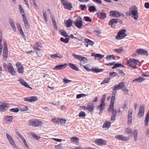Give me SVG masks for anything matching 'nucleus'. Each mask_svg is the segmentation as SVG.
<instances>
[{
  "label": "nucleus",
  "instance_id": "1",
  "mask_svg": "<svg viewBox=\"0 0 149 149\" xmlns=\"http://www.w3.org/2000/svg\"><path fill=\"white\" fill-rule=\"evenodd\" d=\"M126 14L127 16L132 15V17L134 20H137L139 16L137 7L135 6L130 7L129 11L126 13Z\"/></svg>",
  "mask_w": 149,
  "mask_h": 149
},
{
  "label": "nucleus",
  "instance_id": "2",
  "mask_svg": "<svg viewBox=\"0 0 149 149\" xmlns=\"http://www.w3.org/2000/svg\"><path fill=\"white\" fill-rule=\"evenodd\" d=\"M139 63V61L138 59L130 58V60L127 61V64L130 67L132 68L133 69H136L138 68V67L136 66L134 64H136Z\"/></svg>",
  "mask_w": 149,
  "mask_h": 149
},
{
  "label": "nucleus",
  "instance_id": "3",
  "mask_svg": "<svg viewBox=\"0 0 149 149\" xmlns=\"http://www.w3.org/2000/svg\"><path fill=\"white\" fill-rule=\"evenodd\" d=\"M75 58L80 60L79 64L81 66H83V64L86 63L87 61V58L84 57H83L81 55H77L75 54H72Z\"/></svg>",
  "mask_w": 149,
  "mask_h": 149
},
{
  "label": "nucleus",
  "instance_id": "4",
  "mask_svg": "<svg viewBox=\"0 0 149 149\" xmlns=\"http://www.w3.org/2000/svg\"><path fill=\"white\" fill-rule=\"evenodd\" d=\"M29 123L31 125L35 127H40L43 124L42 122L35 119H32L29 121Z\"/></svg>",
  "mask_w": 149,
  "mask_h": 149
},
{
  "label": "nucleus",
  "instance_id": "5",
  "mask_svg": "<svg viewBox=\"0 0 149 149\" xmlns=\"http://www.w3.org/2000/svg\"><path fill=\"white\" fill-rule=\"evenodd\" d=\"M126 30L125 29H123L119 31L117 35L116 36V38L118 40L122 39L125 37L127 35L125 33Z\"/></svg>",
  "mask_w": 149,
  "mask_h": 149
},
{
  "label": "nucleus",
  "instance_id": "6",
  "mask_svg": "<svg viewBox=\"0 0 149 149\" xmlns=\"http://www.w3.org/2000/svg\"><path fill=\"white\" fill-rule=\"evenodd\" d=\"M8 55V49L7 44L6 42H4L3 54V60L6 61Z\"/></svg>",
  "mask_w": 149,
  "mask_h": 149
},
{
  "label": "nucleus",
  "instance_id": "7",
  "mask_svg": "<svg viewBox=\"0 0 149 149\" xmlns=\"http://www.w3.org/2000/svg\"><path fill=\"white\" fill-rule=\"evenodd\" d=\"M75 25L79 29H81L83 25L82 19L79 16L74 22Z\"/></svg>",
  "mask_w": 149,
  "mask_h": 149
},
{
  "label": "nucleus",
  "instance_id": "8",
  "mask_svg": "<svg viewBox=\"0 0 149 149\" xmlns=\"http://www.w3.org/2000/svg\"><path fill=\"white\" fill-rule=\"evenodd\" d=\"M95 143L99 146L105 145L107 144V141L106 140L102 139H97L95 141Z\"/></svg>",
  "mask_w": 149,
  "mask_h": 149
},
{
  "label": "nucleus",
  "instance_id": "9",
  "mask_svg": "<svg viewBox=\"0 0 149 149\" xmlns=\"http://www.w3.org/2000/svg\"><path fill=\"white\" fill-rule=\"evenodd\" d=\"M97 17L100 19H104L106 17V14L105 13L101 11H98L96 13Z\"/></svg>",
  "mask_w": 149,
  "mask_h": 149
},
{
  "label": "nucleus",
  "instance_id": "10",
  "mask_svg": "<svg viewBox=\"0 0 149 149\" xmlns=\"http://www.w3.org/2000/svg\"><path fill=\"white\" fill-rule=\"evenodd\" d=\"M145 111L144 107L143 105L141 106L138 113V116L139 118L142 117L144 115Z\"/></svg>",
  "mask_w": 149,
  "mask_h": 149
},
{
  "label": "nucleus",
  "instance_id": "11",
  "mask_svg": "<svg viewBox=\"0 0 149 149\" xmlns=\"http://www.w3.org/2000/svg\"><path fill=\"white\" fill-rule=\"evenodd\" d=\"M38 99V97L36 96H31L29 97H25L24 100L26 101L30 102H33L36 101Z\"/></svg>",
  "mask_w": 149,
  "mask_h": 149
},
{
  "label": "nucleus",
  "instance_id": "12",
  "mask_svg": "<svg viewBox=\"0 0 149 149\" xmlns=\"http://www.w3.org/2000/svg\"><path fill=\"white\" fill-rule=\"evenodd\" d=\"M115 138L118 140L126 141L129 140V138L126 136H124L121 135H118L115 136Z\"/></svg>",
  "mask_w": 149,
  "mask_h": 149
},
{
  "label": "nucleus",
  "instance_id": "13",
  "mask_svg": "<svg viewBox=\"0 0 149 149\" xmlns=\"http://www.w3.org/2000/svg\"><path fill=\"white\" fill-rule=\"evenodd\" d=\"M8 68V69L9 72L12 75H15V71L11 63H9Z\"/></svg>",
  "mask_w": 149,
  "mask_h": 149
},
{
  "label": "nucleus",
  "instance_id": "14",
  "mask_svg": "<svg viewBox=\"0 0 149 149\" xmlns=\"http://www.w3.org/2000/svg\"><path fill=\"white\" fill-rule=\"evenodd\" d=\"M105 106V104H103L100 103V104L97 107V109L99 110L100 111L99 112V114L100 115H101V114L102 113V111H103L104 109Z\"/></svg>",
  "mask_w": 149,
  "mask_h": 149
},
{
  "label": "nucleus",
  "instance_id": "15",
  "mask_svg": "<svg viewBox=\"0 0 149 149\" xmlns=\"http://www.w3.org/2000/svg\"><path fill=\"white\" fill-rule=\"evenodd\" d=\"M110 16H112L113 17H118L121 15L119 12L113 10L110 12Z\"/></svg>",
  "mask_w": 149,
  "mask_h": 149
},
{
  "label": "nucleus",
  "instance_id": "16",
  "mask_svg": "<svg viewBox=\"0 0 149 149\" xmlns=\"http://www.w3.org/2000/svg\"><path fill=\"white\" fill-rule=\"evenodd\" d=\"M137 53L139 54H143L144 55H148V52L147 51L142 49H139L137 50Z\"/></svg>",
  "mask_w": 149,
  "mask_h": 149
},
{
  "label": "nucleus",
  "instance_id": "17",
  "mask_svg": "<svg viewBox=\"0 0 149 149\" xmlns=\"http://www.w3.org/2000/svg\"><path fill=\"white\" fill-rule=\"evenodd\" d=\"M91 56H94L95 59H97L98 58L100 59H102L104 57V55H101L99 54H95L94 53H92Z\"/></svg>",
  "mask_w": 149,
  "mask_h": 149
},
{
  "label": "nucleus",
  "instance_id": "18",
  "mask_svg": "<svg viewBox=\"0 0 149 149\" xmlns=\"http://www.w3.org/2000/svg\"><path fill=\"white\" fill-rule=\"evenodd\" d=\"M8 107V105L6 103H2L0 105V111H4L7 110L6 108Z\"/></svg>",
  "mask_w": 149,
  "mask_h": 149
},
{
  "label": "nucleus",
  "instance_id": "19",
  "mask_svg": "<svg viewBox=\"0 0 149 149\" xmlns=\"http://www.w3.org/2000/svg\"><path fill=\"white\" fill-rule=\"evenodd\" d=\"M67 64L65 63L64 64L56 66L54 69V70H58L63 69L66 67Z\"/></svg>",
  "mask_w": 149,
  "mask_h": 149
},
{
  "label": "nucleus",
  "instance_id": "20",
  "mask_svg": "<svg viewBox=\"0 0 149 149\" xmlns=\"http://www.w3.org/2000/svg\"><path fill=\"white\" fill-rule=\"evenodd\" d=\"M20 83L23 86H25L27 88H29L31 89H32V88L31 87H30L29 84H28L24 80H23L22 79H19V80Z\"/></svg>",
  "mask_w": 149,
  "mask_h": 149
},
{
  "label": "nucleus",
  "instance_id": "21",
  "mask_svg": "<svg viewBox=\"0 0 149 149\" xmlns=\"http://www.w3.org/2000/svg\"><path fill=\"white\" fill-rule=\"evenodd\" d=\"M119 19H112L110 20L108 24L109 25H111L112 27L113 25L115 24H117L118 22Z\"/></svg>",
  "mask_w": 149,
  "mask_h": 149
},
{
  "label": "nucleus",
  "instance_id": "22",
  "mask_svg": "<svg viewBox=\"0 0 149 149\" xmlns=\"http://www.w3.org/2000/svg\"><path fill=\"white\" fill-rule=\"evenodd\" d=\"M13 118L12 116H6L4 118V119L5 121L11 122L12 121Z\"/></svg>",
  "mask_w": 149,
  "mask_h": 149
},
{
  "label": "nucleus",
  "instance_id": "23",
  "mask_svg": "<svg viewBox=\"0 0 149 149\" xmlns=\"http://www.w3.org/2000/svg\"><path fill=\"white\" fill-rule=\"evenodd\" d=\"M9 21L11 26L12 27L13 30L14 31H16V28L15 26V25L14 23V20L11 19H10L9 20Z\"/></svg>",
  "mask_w": 149,
  "mask_h": 149
},
{
  "label": "nucleus",
  "instance_id": "24",
  "mask_svg": "<svg viewBox=\"0 0 149 149\" xmlns=\"http://www.w3.org/2000/svg\"><path fill=\"white\" fill-rule=\"evenodd\" d=\"M68 65L72 69L77 71H79V69L75 65L72 63H70L68 64Z\"/></svg>",
  "mask_w": 149,
  "mask_h": 149
},
{
  "label": "nucleus",
  "instance_id": "25",
  "mask_svg": "<svg viewBox=\"0 0 149 149\" xmlns=\"http://www.w3.org/2000/svg\"><path fill=\"white\" fill-rule=\"evenodd\" d=\"M63 6L65 8L68 9L70 10L72 8V5L70 3L67 2Z\"/></svg>",
  "mask_w": 149,
  "mask_h": 149
},
{
  "label": "nucleus",
  "instance_id": "26",
  "mask_svg": "<svg viewBox=\"0 0 149 149\" xmlns=\"http://www.w3.org/2000/svg\"><path fill=\"white\" fill-rule=\"evenodd\" d=\"M72 21L70 19L67 20L65 23L66 26L68 28L72 26Z\"/></svg>",
  "mask_w": 149,
  "mask_h": 149
},
{
  "label": "nucleus",
  "instance_id": "27",
  "mask_svg": "<svg viewBox=\"0 0 149 149\" xmlns=\"http://www.w3.org/2000/svg\"><path fill=\"white\" fill-rule=\"evenodd\" d=\"M144 79L143 77H140L136 79L133 81L134 83H138L139 82H141L143 81Z\"/></svg>",
  "mask_w": 149,
  "mask_h": 149
},
{
  "label": "nucleus",
  "instance_id": "28",
  "mask_svg": "<svg viewBox=\"0 0 149 149\" xmlns=\"http://www.w3.org/2000/svg\"><path fill=\"white\" fill-rule=\"evenodd\" d=\"M90 4L88 5V10L90 12H93L95 11H96L97 9H96L95 7L93 6H90Z\"/></svg>",
  "mask_w": 149,
  "mask_h": 149
},
{
  "label": "nucleus",
  "instance_id": "29",
  "mask_svg": "<svg viewBox=\"0 0 149 149\" xmlns=\"http://www.w3.org/2000/svg\"><path fill=\"white\" fill-rule=\"evenodd\" d=\"M111 124V122L106 121L104 123L103 126V127L108 128L110 127Z\"/></svg>",
  "mask_w": 149,
  "mask_h": 149
},
{
  "label": "nucleus",
  "instance_id": "30",
  "mask_svg": "<svg viewBox=\"0 0 149 149\" xmlns=\"http://www.w3.org/2000/svg\"><path fill=\"white\" fill-rule=\"evenodd\" d=\"M42 45L41 43L39 42H37L35 44L33 49L34 50H36V49H39L38 48L39 47H42Z\"/></svg>",
  "mask_w": 149,
  "mask_h": 149
},
{
  "label": "nucleus",
  "instance_id": "31",
  "mask_svg": "<svg viewBox=\"0 0 149 149\" xmlns=\"http://www.w3.org/2000/svg\"><path fill=\"white\" fill-rule=\"evenodd\" d=\"M116 94L115 93H112V96L111 97V103L114 104L115 100Z\"/></svg>",
  "mask_w": 149,
  "mask_h": 149
},
{
  "label": "nucleus",
  "instance_id": "32",
  "mask_svg": "<svg viewBox=\"0 0 149 149\" xmlns=\"http://www.w3.org/2000/svg\"><path fill=\"white\" fill-rule=\"evenodd\" d=\"M94 106L93 104L91 105H88L86 108V109L90 111H92L94 109Z\"/></svg>",
  "mask_w": 149,
  "mask_h": 149
},
{
  "label": "nucleus",
  "instance_id": "33",
  "mask_svg": "<svg viewBox=\"0 0 149 149\" xmlns=\"http://www.w3.org/2000/svg\"><path fill=\"white\" fill-rule=\"evenodd\" d=\"M59 32L61 34L65 37H68V34L66 32L65 30L63 29H61L59 31Z\"/></svg>",
  "mask_w": 149,
  "mask_h": 149
},
{
  "label": "nucleus",
  "instance_id": "34",
  "mask_svg": "<svg viewBox=\"0 0 149 149\" xmlns=\"http://www.w3.org/2000/svg\"><path fill=\"white\" fill-rule=\"evenodd\" d=\"M51 57L53 58H55V57H58L60 58H62V56L58 53L53 54H51Z\"/></svg>",
  "mask_w": 149,
  "mask_h": 149
},
{
  "label": "nucleus",
  "instance_id": "35",
  "mask_svg": "<svg viewBox=\"0 0 149 149\" xmlns=\"http://www.w3.org/2000/svg\"><path fill=\"white\" fill-rule=\"evenodd\" d=\"M133 134L134 135V140L136 141L137 140V137L138 135V131L136 130H133Z\"/></svg>",
  "mask_w": 149,
  "mask_h": 149
},
{
  "label": "nucleus",
  "instance_id": "36",
  "mask_svg": "<svg viewBox=\"0 0 149 149\" xmlns=\"http://www.w3.org/2000/svg\"><path fill=\"white\" fill-rule=\"evenodd\" d=\"M120 89L119 88L118 86V85H115L113 87V91L112 92V93H115V94H116V91Z\"/></svg>",
  "mask_w": 149,
  "mask_h": 149
},
{
  "label": "nucleus",
  "instance_id": "37",
  "mask_svg": "<svg viewBox=\"0 0 149 149\" xmlns=\"http://www.w3.org/2000/svg\"><path fill=\"white\" fill-rule=\"evenodd\" d=\"M70 39L69 37L68 38H67V37L65 38L64 39L63 38L61 37L60 38V40L64 43H67L68 42L69 39Z\"/></svg>",
  "mask_w": 149,
  "mask_h": 149
},
{
  "label": "nucleus",
  "instance_id": "38",
  "mask_svg": "<svg viewBox=\"0 0 149 149\" xmlns=\"http://www.w3.org/2000/svg\"><path fill=\"white\" fill-rule=\"evenodd\" d=\"M126 132L130 136H131L133 135V131L130 128H126Z\"/></svg>",
  "mask_w": 149,
  "mask_h": 149
},
{
  "label": "nucleus",
  "instance_id": "39",
  "mask_svg": "<svg viewBox=\"0 0 149 149\" xmlns=\"http://www.w3.org/2000/svg\"><path fill=\"white\" fill-rule=\"evenodd\" d=\"M91 70L93 72H101L103 71L102 69H99L97 68H93Z\"/></svg>",
  "mask_w": 149,
  "mask_h": 149
},
{
  "label": "nucleus",
  "instance_id": "40",
  "mask_svg": "<svg viewBox=\"0 0 149 149\" xmlns=\"http://www.w3.org/2000/svg\"><path fill=\"white\" fill-rule=\"evenodd\" d=\"M18 72L19 73H21L22 74H23L24 73V68L22 66H21V67H19L17 68Z\"/></svg>",
  "mask_w": 149,
  "mask_h": 149
},
{
  "label": "nucleus",
  "instance_id": "41",
  "mask_svg": "<svg viewBox=\"0 0 149 149\" xmlns=\"http://www.w3.org/2000/svg\"><path fill=\"white\" fill-rule=\"evenodd\" d=\"M114 104L111 103L108 109V111H112L115 110L114 109Z\"/></svg>",
  "mask_w": 149,
  "mask_h": 149
},
{
  "label": "nucleus",
  "instance_id": "42",
  "mask_svg": "<svg viewBox=\"0 0 149 149\" xmlns=\"http://www.w3.org/2000/svg\"><path fill=\"white\" fill-rule=\"evenodd\" d=\"M6 136L9 142L13 140V137L8 133L6 134Z\"/></svg>",
  "mask_w": 149,
  "mask_h": 149
},
{
  "label": "nucleus",
  "instance_id": "43",
  "mask_svg": "<svg viewBox=\"0 0 149 149\" xmlns=\"http://www.w3.org/2000/svg\"><path fill=\"white\" fill-rule=\"evenodd\" d=\"M115 57L113 55H109L107 56L106 58L108 61L111 60V59H114Z\"/></svg>",
  "mask_w": 149,
  "mask_h": 149
},
{
  "label": "nucleus",
  "instance_id": "44",
  "mask_svg": "<svg viewBox=\"0 0 149 149\" xmlns=\"http://www.w3.org/2000/svg\"><path fill=\"white\" fill-rule=\"evenodd\" d=\"M36 52L37 55L39 56H41L42 55V54L40 52V49H36Z\"/></svg>",
  "mask_w": 149,
  "mask_h": 149
},
{
  "label": "nucleus",
  "instance_id": "45",
  "mask_svg": "<svg viewBox=\"0 0 149 149\" xmlns=\"http://www.w3.org/2000/svg\"><path fill=\"white\" fill-rule=\"evenodd\" d=\"M120 89H123L125 86V83L123 82H120L118 85Z\"/></svg>",
  "mask_w": 149,
  "mask_h": 149
},
{
  "label": "nucleus",
  "instance_id": "46",
  "mask_svg": "<svg viewBox=\"0 0 149 149\" xmlns=\"http://www.w3.org/2000/svg\"><path fill=\"white\" fill-rule=\"evenodd\" d=\"M110 79V77L109 78L105 79L102 81V82L101 83V84H104L105 83H108L109 82Z\"/></svg>",
  "mask_w": 149,
  "mask_h": 149
},
{
  "label": "nucleus",
  "instance_id": "47",
  "mask_svg": "<svg viewBox=\"0 0 149 149\" xmlns=\"http://www.w3.org/2000/svg\"><path fill=\"white\" fill-rule=\"evenodd\" d=\"M28 110V107L27 106H25L24 107L20 108V110L21 111H25Z\"/></svg>",
  "mask_w": 149,
  "mask_h": 149
},
{
  "label": "nucleus",
  "instance_id": "48",
  "mask_svg": "<svg viewBox=\"0 0 149 149\" xmlns=\"http://www.w3.org/2000/svg\"><path fill=\"white\" fill-rule=\"evenodd\" d=\"M19 8L20 13H23L24 14H25L24 10L22 6L20 4L19 5Z\"/></svg>",
  "mask_w": 149,
  "mask_h": 149
},
{
  "label": "nucleus",
  "instance_id": "49",
  "mask_svg": "<svg viewBox=\"0 0 149 149\" xmlns=\"http://www.w3.org/2000/svg\"><path fill=\"white\" fill-rule=\"evenodd\" d=\"M114 51L116 52L120 53L122 52L123 51V49L122 47H121L119 49H114Z\"/></svg>",
  "mask_w": 149,
  "mask_h": 149
},
{
  "label": "nucleus",
  "instance_id": "50",
  "mask_svg": "<svg viewBox=\"0 0 149 149\" xmlns=\"http://www.w3.org/2000/svg\"><path fill=\"white\" fill-rule=\"evenodd\" d=\"M19 111V108H14L10 110V111L11 112H17Z\"/></svg>",
  "mask_w": 149,
  "mask_h": 149
},
{
  "label": "nucleus",
  "instance_id": "51",
  "mask_svg": "<svg viewBox=\"0 0 149 149\" xmlns=\"http://www.w3.org/2000/svg\"><path fill=\"white\" fill-rule=\"evenodd\" d=\"M9 143H10L11 145L13 146V148H16V146L15 145V143L14 140L12 141H10Z\"/></svg>",
  "mask_w": 149,
  "mask_h": 149
},
{
  "label": "nucleus",
  "instance_id": "52",
  "mask_svg": "<svg viewBox=\"0 0 149 149\" xmlns=\"http://www.w3.org/2000/svg\"><path fill=\"white\" fill-rule=\"evenodd\" d=\"M106 95L105 94H104L102 97V99L101 100L100 103H103V104H105L104 103V101L105 100V98L106 97Z\"/></svg>",
  "mask_w": 149,
  "mask_h": 149
},
{
  "label": "nucleus",
  "instance_id": "53",
  "mask_svg": "<svg viewBox=\"0 0 149 149\" xmlns=\"http://www.w3.org/2000/svg\"><path fill=\"white\" fill-rule=\"evenodd\" d=\"M110 76L111 77H115L117 76L118 75L115 72H110L109 73Z\"/></svg>",
  "mask_w": 149,
  "mask_h": 149
},
{
  "label": "nucleus",
  "instance_id": "54",
  "mask_svg": "<svg viewBox=\"0 0 149 149\" xmlns=\"http://www.w3.org/2000/svg\"><path fill=\"white\" fill-rule=\"evenodd\" d=\"M132 111H129L128 112L127 118H132Z\"/></svg>",
  "mask_w": 149,
  "mask_h": 149
},
{
  "label": "nucleus",
  "instance_id": "55",
  "mask_svg": "<svg viewBox=\"0 0 149 149\" xmlns=\"http://www.w3.org/2000/svg\"><path fill=\"white\" fill-rule=\"evenodd\" d=\"M145 121L149 122V111H148L147 114Z\"/></svg>",
  "mask_w": 149,
  "mask_h": 149
},
{
  "label": "nucleus",
  "instance_id": "56",
  "mask_svg": "<svg viewBox=\"0 0 149 149\" xmlns=\"http://www.w3.org/2000/svg\"><path fill=\"white\" fill-rule=\"evenodd\" d=\"M43 16L44 17V19H45L46 22H47V13L46 12H43Z\"/></svg>",
  "mask_w": 149,
  "mask_h": 149
},
{
  "label": "nucleus",
  "instance_id": "57",
  "mask_svg": "<svg viewBox=\"0 0 149 149\" xmlns=\"http://www.w3.org/2000/svg\"><path fill=\"white\" fill-rule=\"evenodd\" d=\"M58 121H59L62 124H64L66 122V120L65 119H60L58 118Z\"/></svg>",
  "mask_w": 149,
  "mask_h": 149
},
{
  "label": "nucleus",
  "instance_id": "58",
  "mask_svg": "<svg viewBox=\"0 0 149 149\" xmlns=\"http://www.w3.org/2000/svg\"><path fill=\"white\" fill-rule=\"evenodd\" d=\"M86 95L84 94H79L77 95L76 96V98L77 99L83 96H85Z\"/></svg>",
  "mask_w": 149,
  "mask_h": 149
},
{
  "label": "nucleus",
  "instance_id": "59",
  "mask_svg": "<svg viewBox=\"0 0 149 149\" xmlns=\"http://www.w3.org/2000/svg\"><path fill=\"white\" fill-rule=\"evenodd\" d=\"M22 16L24 23L28 22V21L26 18L25 15V14H23Z\"/></svg>",
  "mask_w": 149,
  "mask_h": 149
},
{
  "label": "nucleus",
  "instance_id": "60",
  "mask_svg": "<svg viewBox=\"0 0 149 149\" xmlns=\"http://www.w3.org/2000/svg\"><path fill=\"white\" fill-rule=\"evenodd\" d=\"M86 115V114L83 111H81L79 114V117H81L82 116H85Z\"/></svg>",
  "mask_w": 149,
  "mask_h": 149
},
{
  "label": "nucleus",
  "instance_id": "61",
  "mask_svg": "<svg viewBox=\"0 0 149 149\" xmlns=\"http://www.w3.org/2000/svg\"><path fill=\"white\" fill-rule=\"evenodd\" d=\"M119 74L122 76H124L125 75V73L123 71V70H118Z\"/></svg>",
  "mask_w": 149,
  "mask_h": 149
},
{
  "label": "nucleus",
  "instance_id": "62",
  "mask_svg": "<svg viewBox=\"0 0 149 149\" xmlns=\"http://www.w3.org/2000/svg\"><path fill=\"white\" fill-rule=\"evenodd\" d=\"M70 140L72 141H75L77 142L78 141L79 139L77 137H73L71 138Z\"/></svg>",
  "mask_w": 149,
  "mask_h": 149
},
{
  "label": "nucleus",
  "instance_id": "63",
  "mask_svg": "<svg viewBox=\"0 0 149 149\" xmlns=\"http://www.w3.org/2000/svg\"><path fill=\"white\" fill-rule=\"evenodd\" d=\"M93 2L99 4H101L102 3V1L101 0H92Z\"/></svg>",
  "mask_w": 149,
  "mask_h": 149
},
{
  "label": "nucleus",
  "instance_id": "64",
  "mask_svg": "<svg viewBox=\"0 0 149 149\" xmlns=\"http://www.w3.org/2000/svg\"><path fill=\"white\" fill-rule=\"evenodd\" d=\"M85 20L87 22H91L92 21V20L88 17L86 16L84 17Z\"/></svg>",
  "mask_w": 149,
  "mask_h": 149
}]
</instances>
